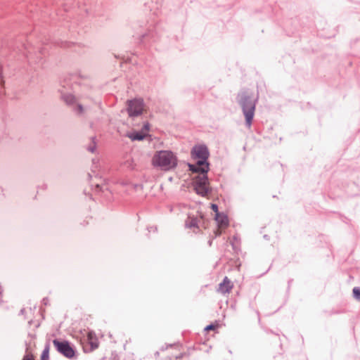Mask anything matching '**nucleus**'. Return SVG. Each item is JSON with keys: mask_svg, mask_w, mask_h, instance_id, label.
I'll list each match as a JSON object with an SVG mask.
<instances>
[{"mask_svg": "<svg viewBox=\"0 0 360 360\" xmlns=\"http://www.w3.org/2000/svg\"><path fill=\"white\" fill-rule=\"evenodd\" d=\"M210 153L205 145L195 146L191 150V156L198 160L195 165H188L191 172L198 173L193 179V187L195 192L201 196H205L209 192V181L207 173L209 170L207 159Z\"/></svg>", "mask_w": 360, "mask_h": 360, "instance_id": "f257e3e1", "label": "nucleus"}, {"mask_svg": "<svg viewBox=\"0 0 360 360\" xmlns=\"http://www.w3.org/2000/svg\"><path fill=\"white\" fill-rule=\"evenodd\" d=\"M60 84L63 88L72 90L94 88L91 78L88 75H82L80 71L65 75L60 80Z\"/></svg>", "mask_w": 360, "mask_h": 360, "instance_id": "f03ea898", "label": "nucleus"}, {"mask_svg": "<svg viewBox=\"0 0 360 360\" xmlns=\"http://www.w3.org/2000/svg\"><path fill=\"white\" fill-rule=\"evenodd\" d=\"M238 98L239 105L245 118V124L248 128H250L255 115L258 95H248L246 93H243L238 96Z\"/></svg>", "mask_w": 360, "mask_h": 360, "instance_id": "7ed1b4c3", "label": "nucleus"}, {"mask_svg": "<svg viewBox=\"0 0 360 360\" xmlns=\"http://www.w3.org/2000/svg\"><path fill=\"white\" fill-rule=\"evenodd\" d=\"M153 164L164 170H169L176 165V158L174 153L168 150L158 152L153 158Z\"/></svg>", "mask_w": 360, "mask_h": 360, "instance_id": "20e7f679", "label": "nucleus"}, {"mask_svg": "<svg viewBox=\"0 0 360 360\" xmlns=\"http://www.w3.org/2000/svg\"><path fill=\"white\" fill-rule=\"evenodd\" d=\"M53 344L57 351L62 354L64 356L71 359L75 356V350L70 346L68 341H60L55 339L53 340Z\"/></svg>", "mask_w": 360, "mask_h": 360, "instance_id": "39448f33", "label": "nucleus"}, {"mask_svg": "<svg viewBox=\"0 0 360 360\" xmlns=\"http://www.w3.org/2000/svg\"><path fill=\"white\" fill-rule=\"evenodd\" d=\"M143 110V100L141 98H136L129 101L127 110L129 117H136L140 115Z\"/></svg>", "mask_w": 360, "mask_h": 360, "instance_id": "423d86ee", "label": "nucleus"}, {"mask_svg": "<svg viewBox=\"0 0 360 360\" xmlns=\"http://www.w3.org/2000/svg\"><path fill=\"white\" fill-rule=\"evenodd\" d=\"M61 97L66 104L74 106L77 112H82V106L77 103V98L71 91H63Z\"/></svg>", "mask_w": 360, "mask_h": 360, "instance_id": "0eeeda50", "label": "nucleus"}, {"mask_svg": "<svg viewBox=\"0 0 360 360\" xmlns=\"http://www.w3.org/2000/svg\"><path fill=\"white\" fill-rule=\"evenodd\" d=\"M233 286V285L231 281L227 277H225L223 281L219 283L218 291L221 294L229 293Z\"/></svg>", "mask_w": 360, "mask_h": 360, "instance_id": "6e6552de", "label": "nucleus"}, {"mask_svg": "<svg viewBox=\"0 0 360 360\" xmlns=\"http://www.w3.org/2000/svg\"><path fill=\"white\" fill-rule=\"evenodd\" d=\"M126 136L131 141H142L147 136V133H144V131L128 132Z\"/></svg>", "mask_w": 360, "mask_h": 360, "instance_id": "1a4fd4ad", "label": "nucleus"}, {"mask_svg": "<svg viewBox=\"0 0 360 360\" xmlns=\"http://www.w3.org/2000/svg\"><path fill=\"white\" fill-rule=\"evenodd\" d=\"M202 218L188 217L186 221V226L188 228H199Z\"/></svg>", "mask_w": 360, "mask_h": 360, "instance_id": "9d476101", "label": "nucleus"}, {"mask_svg": "<svg viewBox=\"0 0 360 360\" xmlns=\"http://www.w3.org/2000/svg\"><path fill=\"white\" fill-rule=\"evenodd\" d=\"M215 220L217 221L219 228H225L228 226V219L227 217L224 214L217 213L215 216Z\"/></svg>", "mask_w": 360, "mask_h": 360, "instance_id": "9b49d317", "label": "nucleus"}, {"mask_svg": "<svg viewBox=\"0 0 360 360\" xmlns=\"http://www.w3.org/2000/svg\"><path fill=\"white\" fill-rule=\"evenodd\" d=\"M154 37V32H149L148 33H146L141 36V41H145L149 38H153Z\"/></svg>", "mask_w": 360, "mask_h": 360, "instance_id": "f8f14e48", "label": "nucleus"}, {"mask_svg": "<svg viewBox=\"0 0 360 360\" xmlns=\"http://www.w3.org/2000/svg\"><path fill=\"white\" fill-rule=\"evenodd\" d=\"M4 80L3 77V66L0 63V88L4 86Z\"/></svg>", "mask_w": 360, "mask_h": 360, "instance_id": "ddd939ff", "label": "nucleus"}, {"mask_svg": "<svg viewBox=\"0 0 360 360\" xmlns=\"http://www.w3.org/2000/svg\"><path fill=\"white\" fill-rule=\"evenodd\" d=\"M354 297L360 300V289L359 288H354L353 289Z\"/></svg>", "mask_w": 360, "mask_h": 360, "instance_id": "4468645a", "label": "nucleus"}, {"mask_svg": "<svg viewBox=\"0 0 360 360\" xmlns=\"http://www.w3.org/2000/svg\"><path fill=\"white\" fill-rule=\"evenodd\" d=\"M22 360H34L33 355L31 353H27L24 356Z\"/></svg>", "mask_w": 360, "mask_h": 360, "instance_id": "2eb2a0df", "label": "nucleus"}, {"mask_svg": "<svg viewBox=\"0 0 360 360\" xmlns=\"http://www.w3.org/2000/svg\"><path fill=\"white\" fill-rule=\"evenodd\" d=\"M41 358L49 359V350L48 349H45L41 354Z\"/></svg>", "mask_w": 360, "mask_h": 360, "instance_id": "dca6fc26", "label": "nucleus"}, {"mask_svg": "<svg viewBox=\"0 0 360 360\" xmlns=\"http://www.w3.org/2000/svg\"><path fill=\"white\" fill-rule=\"evenodd\" d=\"M87 149H88V150L89 152L94 153L95 150H96V145H95V143H93L92 145L89 146Z\"/></svg>", "mask_w": 360, "mask_h": 360, "instance_id": "f3484780", "label": "nucleus"}, {"mask_svg": "<svg viewBox=\"0 0 360 360\" xmlns=\"http://www.w3.org/2000/svg\"><path fill=\"white\" fill-rule=\"evenodd\" d=\"M95 189H96V192H98V191H103V186H101L98 184H96V186H95Z\"/></svg>", "mask_w": 360, "mask_h": 360, "instance_id": "a211bd4d", "label": "nucleus"}, {"mask_svg": "<svg viewBox=\"0 0 360 360\" xmlns=\"http://www.w3.org/2000/svg\"><path fill=\"white\" fill-rule=\"evenodd\" d=\"M211 208L212 210L217 213H219L218 212V206L216 205V204H212L211 205Z\"/></svg>", "mask_w": 360, "mask_h": 360, "instance_id": "6ab92c4d", "label": "nucleus"}, {"mask_svg": "<svg viewBox=\"0 0 360 360\" xmlns=\"http://www.w3.org/2000/svg\"><path fill=\"white\" fill-rule=\"evenodd\" d=\"M142 129H143V131H145L144 133H146L147 131H148V130H149V124L148 123L144 124Z\"/></svg>", "mask_w": 360, "mask_h": 360, "instance_id": "aec40b11", "label": "nucleus"}, {"mask_svg": "<svg viewBox=\"0 0 360 360\" xmlns=\"http://www.w3.org/2000/svg\"><path fill=\"white\" fill-rule=\"evenodd\" d=\"M214 328V326L213 325H208L206 328H205V330H213Z\"/></svg>", "mask_w": 360, "mask_h": 360, "instance_id": "412c9836", "label": "nucleus"}, {"mask_svg": "<svg viewBox=\"0 0 360 360\" xmlns=\"http://www.w3.org/2000/svg\"><path fill=\"white\" fill-rule=\"evenodd\" d=\"M39 53L41 54V55H44L45 54V48H41L39 50Z\"/></svg>", "mask_w": 360, "mask_h": 360, "instance_id": "4be33fe9", "label": "nucleus"}, {"mask_svg": "<svg viewBox=\"0 0 360 360\" xmlns=\"http://www.w3.org/2000/svg\"><path fill=\"white\" fill-rule=\"evenodd\" d=\"M91 347L93 348H96V347H98V345H94V343H91Z\"/></svg>", "mask_w": 360, "mask_h": 360, "instance_id": "5701e85b", "label": "nucleus"}, {"mask_svg": "<svg viewBox=\"0 0 360 360\" xmlns=\"http://www.w3.org/2000/svg\"><path fill=\"white\" fill-rule=\"evenodd\" d=\"M26 55H27V57H30L29 55H31V51H27V52L26 53Z\"/></svg>", "mask_w": 360, "mask_h": 360, "instance_id": "b1692460", "label": "nucleus"}, {"mask_svg": "<svg viewBox=\"0 0 360 360\" xmlns=\"http://www.w3.org/2000/svg\"><path fill=\"white\" fill-rule=\"evenodd\" d=\"M120 80H122V78H117V79H115L114 81L115 82H119Z\"/></svg>", "mask_w": 360, "mask_h": 360, "instance_id": "393cba45", "label": "nucleus"}, {"mask_svg": "<svg viewBox=\"0 0 360 360\" xmlns=\"http://www.w3.org/2000/svg\"><path fill=\"white\" fill-rule=\"evenodd\" d=\"M220 231H219V230L217 231V235H220Z\"/></svg>", "mask_w": 360, "mask_h": 360, "instance_id": "a878e982", "label": "nucleus"}, {"mask_svg": "<svg viewBox=\"0 0 360 360\" xmlns=\"http://www.w3.org/2000/svg\"><path fill=\"white\" fill-rule=\"evenodd\" d=\"M41 360H48V359H44V358H41Z\"/></svg>", "mask_w": 360, "mask_h": 360, "instance_id": "bb28decb", "label": "nucleus"}]
</instances>
